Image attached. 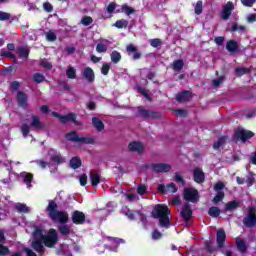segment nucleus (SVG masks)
I'll list each match as a JSON object with an SVG mask.
<instances>
[{
	"label": "nucleus",
	"instance_id": "f257e3e1",
	"mask_svg": "<svg viewBox=\"0 0 256 256\" xmlns=\"http://www.w3.org/2000/svg\"><path fill=\"white\" fill-rule=\"evenodd\" d=\"M169 215H171V209L165 204H157L152 210L153 219H159V225L164 229H169L171 225Z\"/></svg>",
	"mask_w": 256,
	"mask_h": 256
},
{
	"label": "nucleus",
	"instance_id": "f03ea898",
	"mask_svg": "<svg viewBox=\"0 0 256 256\" xmlns=\"http://www.w3.org/2000/svg\"><path fill=\"white\" fill-rule=\"evenodd\" d=\"M59 206L57 202L54 200H49L48 206L46 207V211L48 213V217L52 221H58L59 223H67L69 221V213L67 211H59Z\"/></svg>",
	"mask_w": 256,
	"mask_h": 256
},
{
	"label": "nucleus",
	"instance_id": "7ed1b4c3",
	"mask_svg": "<svg viewBox=\"0 0 256 256\" xmlns=\"http://www.w3.org/2000/svg\"><path fill=\"white\" fill-rule=\"evenodd\" d=\"M42 243L44 247H48V249H53L57 243H59V233L57 230L50 229L47 234L42 236Z\"/></svg>",
	"mask_w": 256,
	"mask_h": 256
},
{
	"label": "nucleus",
	"instance_id": "20e7f679",
	"mask_svg": "<svg viewBox=\"0 0 256 256\" xmlns=\"http://www.w3.org/2000/svg\"><path fill=\"white\" fill-rule=\"evenodd\" d=\"M53 117H56V119H59L60 123H63L64 125L66 123H74L76 127H82L83 122L77 120V114L70 112L66 115H61L58 112H52Z\"/></svg>",
	"mask_w": 256,
	"mask_h": 256
},
{
	"label": "nucleus",
	"instance_id": "39448f33",
	"mask_svg": "<svg viewBox=\"0 0 256 256\" xmlns=\"http://www.w3.org/2000/svg\"><path fill=\"white\" fill-rule=\"evenodd\" d=\"M65 139L71 141L72 143H83L84 145H93L95 143V138L93 137H79L77 132L71 131L65 134Z\"/></svg>",
	"mask_w": 256,
	"mask_h": 256
},
{
	"label": "nucleus",
	"instance_id": "423d86ee",
	"mask_svg": "<svg viewBox=\"0 0 256 256\" xmlns=\"http://www.w3.org/2000/svg\"><path fill=\"white\" fill-rule=\"evenodd\" d=\"M255 133L251 130H245L241 127H238L234 131L233 139L234 141H241V143H247L249 139H253Z\"/></svg>",
	"mask_w": 256,
	"mask_h": 256
},
{
	"label": "nucleus",
	"instance_id": "0eeeda50",
	"mask_svg": "<svg viewBox=\"0 0 256 256\" xmlns=\"http://www.w3.org/2000/svg\"><path fill=\"white\" fill-rule=\"evenodd\" d=\"M137 115L138 117H141V119H161L162 115L158 111L154 110H147L143 106L137 107Z\"/></svg>",
	"mask_w": 256,
	"mask_h": 256
},
{
	"label": "nucleus",
	"instance_id": "6e6552de",
	"mask_svg": "<svg viewBox=\"0 0 256 256\" xmlns=\"http://www.w3.org/2000/svg\"><path fill=\"white\" fill-rule=\"evenodd\" d=\"M242 223L245 227H248V229H251L252 227H256V207L254 206L248 207V213L243 218Z\"/></svg>",
	"mask_w": 256,
	"mask_h": 256
},
{
	"label": "nucleus",
	"instance_id": "1a4fd4ad",
	"mask_svg": "<svg viewBox=\"0 0 256 256\" xmlns=\"http://www.w3.org/2000/svg\"><path fill=\"white\" fill-rule=\"evenodd\" d=\"M184 199L190 203H198L199 201V191L194 188H184Z\"/></svg>",
	"mask_w": 256,
	"mask_h": 256
},
{
	"label": "nucleus",
	"instance_id": "9d476101",
	"mask_svg": "<svg viewBox=\"0 0 256 256\" xmlns=\"http://www.w3.org/2000/svg\"><path fill=\"white\" fill-rule=\"evenodd\" d=\"M126 217L130 220V221H135V217H139L141 223H143L144 225L147 223V215L143 214V212H141V210H127L125 212Z\"/></svg>",
	"mask_w": 256,
	"mask_h": 256
},
{
	"label": "nucleus",
	"instance_id": "9b49d317",
	"mask_svg": "<svg viewBox=\"0 0 256 256\" xmlns=\"http://www.w3.org/2000/svg\"><path fill=\"white\" fill-rule=\"evenodd\" d=\"M235 9V5L233 2L228 1L222 8V12L220 14V19H223V21H228L230 19L231 14L233 13Z\"/></svg>",
	"mask_w": 256,
	"mask_h": 256
},
{
	"label": "nucleus",
	"instance_id": "f8f14e48",
	"mask_svg": "<svg viewBox=\"0 0 256 256\" xmlns=\"http://www.w3.org/2000/svg\"><path fill=\"white\" fill-rule=\"evenodd\" d=\"M180 216L185 221V223H189L191 221V217H193V210L191 209V204L186 202L181 211H180Z\"/></svg>",
	"mask_w": 256,
	"mask_h": 256
},
{
	"label": "nucleus",
	"instance_id": "ddd939ff",
	"mask_svg": "<svg viewBox=\"0 0 256 256\" xmlns=\"http://www.w3.org/2000/svg\"><path fill=\"white\" fill-rule=\"evenodd\" d=\"M225 241H227V234L225 233V229L220 228L216 232V242L218 249H223V247H225Z\"/></svg>",
	"mask_w": 256,
	"mask_h": 256
},
{
	"label": "nucleus",
	"instance_id": "4468645a",
	"mask_svg": "<svg viewBox=\"0 0 256 256\" xmlns=\"http://www.w3.org/2000/svg\"><path fill=\"white\" fill-rule=\"evenodd\" d=\"M193 99V93L189 90H183L176 95V101L178 103H187Z\"/></svg>",
	"mask_w": 256,
	"mask_h": 256
},
{
	"label": "nucleus",
	"instance_id": "2eb2a0df",
	"mask_svg": "<svg viewBox=\"0 0 256 256\" xmlns=\"http://www.w3.org/2000/svg\"><path fill=\"white\" fill-rule=\"evenodd\" d=\"M154 173H169L171 171V165L167 163H155L151 165Z\"/></svg>",
	"mask_w": 256,
	"mask_h": 256
},
{
	"label": "nucleus",
	"instance_id": "dca6fc26",
	"mask_svg": "<svg viewBox=\"0 0 256 256\" xmlns=\"http://www.w3.org/2000/svg\"><path fill=\"white\" fill-rule=\"evenodd\" d=\"M85 219V213L79 210L72 212V223H74V225H83L85 223Z\"/></svg>",
	"mask_w": 256,
	"mask_h": 256
},
{
	"label": "nucleus",
	"instance_id": "f3484780",
	"mask_svg": "<svg viewBox=\"0 0 256 256\" xmlns=\"http://www.w3.org/2000/svg\"><path fill=\"white\" fill-rule=\"evenodd\" d=\"M30 128L36 129L37 131H41L45 129V124L41 122V118L37 115H32L31 122H30Z\"/></svg>",
	"mask_w": 256,
	"mask_h": 256
},
{
	"label": "nucleus",
	"instance_id": "a211bd4d",
	"mask_svg": "<svg viewBox=\"0 0 256 256\" xmlns=\"http://www.w3.org/2000/svg\"><path fill=\"white\" fill-rule=\"evenodd\" d=\"M17 103L22 109H27V100L29 96L23 91H18L16 95Z\"/></svg>",
	"mask_w": 256,
	"mask_h": 256
},
{
	"label": "nucleus",
	"instance_id": "6ab92c4d",
	"mask_svg": "<svg viewBox=\"0 0 256 256\" xmlns=\"http://www.w3.org/2000/svg\"><path fill=\"white\" fill-rule=\"evenodd\" d=\"M45 244H43V240H34L31 243L32 249L38 253V255H45Z\"/></svg>",
	"mask_w": 256,
	"mask_h": 256
},
{
	"label": "nucleus",
	"instance_id": "aec40b11",
	"mask_svg": "<svg viewBox=\"0 0 256 256\" xmlns=\"http://www.w3.org/2000/svg\"><path fill=\"white\" fill-rule=\"evenodd\" d=\"M82 76L86 79L87 83H93L95 81V72L91 67L84 68Z\"/></svg>",
	"mask_w": 256,
	"mask_h": 256
},
{
	"label": "nucleus",
	"instance_id": "412c9836",
	"mask_svg": "<svg viewBox=\"0 0 256 256\" xmlns=\"http://www.w3.org/2000/svg\"><path fill=\"white\" fill-rule=\"evenodd\" d=\"M128 149L129 151H132L134 153H139L140 155L143 153V151H145V148L143 147V143L137 142V141L129 143Z\"/></svg>",
	"mask_w": 256,
	"mask_h": 256
},
{
	"label": "nucleus",
	"instance_id": "4be33fe9",
	"mask_svg": "<svg viewBox=\"0 0 256 256\" xmlns=\"http://www.w3.org/2000/svg\"><path fill=\"white\" fill-rule=\"evenodd\" d=\"M126 51H127V53H129V55H131V53L133 54L134 61H137V60L141 59V57H143V54L141 52H139L137 50V47L133 44H129L126 47Z\"/></svg>",
	"mask_w": 256,
	"mask_h": 256
},
{
	"label": "nucleus",
	"instance_id": "5701e85b",
	"mask_svg": "<svg viewBox=\"0 0 256 256\" xmlns=\"http://www.w3.org/2000/svg\"><path fill=\"white\" fill-rule=\"evenodd\" d=\"M193 177H194L195 183H198V184L205 183V173L200 168L194 169Z\"/></svg>",
	"mask_w": 256,
	"mask_h": 256
},
{
	"label": "nucleus",
	"instance_id": "b1692460",
	"mask_svg": "<svg viewBox=\"0 0 256 256\" xmlns=\"http://www.w3.org/2000/svg\"><path fill=\"white\" fill-rule=\"evenodd\" d=\"M236 247L239 253H247V249H249V246L247 243H245V240L241 238H236Z\"/></svg>",
	"mask_w": 256,
	"mask_h": 256
},
{
	"label": "nucleus",
	"instance_id": "393cba45",
	"mask_svg": "<svg viewBox=\"0 0 256 256\" xmlns=\"http://www.w3.org/2000/svg\"><path fill=\"white\" fill-rule=\"evenodd\" d=\"M226 49L229 53H237L239 51V43L236 40H229L226 43Z\"/></svg>",
	"mask_w": 256,
	"mask_h": 256
},
{
	"label": "nucleus",
	"instance_id": "a878e982",
	"mask_svg": "<svg viewBox=\"0 0 256 256\" xmlns=\"http://www.w3.org/2000/svg\"><path fill=\"white\" fill-rule=\"evenodd\" d=\"M171 67L175 73H181V71H183V67H185V62L183 59L174 60Z\"/></svg>",
	"mask_w": 256,
	"mask_h": 256
},
{
	"label": "nucleus",
	"instance_id": "bb28decb",
	"mask_svg": "<svg viewBox=\"0 0 256 256\" xmlns=\"http://www.w3.org/2000/svg\"><path fill=\"white\" fill-rule=\"evenodd\" d=\"M90 182L92 187H97L101 183V175L97 172H90Z\"/></svg>",
	"mask_w": 256,
	"mask_h": 256
},
{
	"label": "nucleus",
	"instance_id": "cd10ccee",
	"mask_svg": "<svg viewBox=\"0 0 256 256\" xmlns=\"http://www.w3.org/2000/svg\"><path fill=\"white\" fill-rule=\"evenodd\" d=\"M29 53H31V50H29L27 47L20 46L17 49V54L20 59H29Z\"/></svg>",
	"mask_w": 256,
	"mask_h": 256
},
{
	"label": "nucleus",
	"instance_id": "c85d7f7f",
	"mask_svg": "<svg viewBox=\"0 0 256 256\" xmlns=\"http://www.w3.org/2000/svg\"><path fill=\"white\" fill-rule=\"evenodd\" d=\"M92 125L96 129V131H103L105 129V124L101 121V119L97 117L92 118Z\"/></svg>",
	"mask_w": 256,
	"mask_h": 256
},
{
	"label": "nucleus",
	"instance_id": "c756f323",
	"mask_svg": "<svg viewBox=\"0 0 256 256\" xmlns=\"http://www.w3.org/2000/svg\"><path fill=\"white\" fill-rule=\"evenodd\" d=\"M239 205H241V202L237 200L227 202L225 204V211H235V209H239Z\"/></svg>",
	"mask_w": 256,
	"mask_h": 256
},
{
	"label": "nucleus",
	"instance_id": "7c9ffc66",
	"mask_svg": "<svg viewBox=\"0 0 256 256\" xmlns=\"http://www.w3.org/2000/svg\"><path fill=\"white\" fill-rule=\"evenodd\" d=\"M81 165H83V162L81 161V158H79V156H75L70 159L71 169H79Z\"/></svg>",
	"mask_w": 256,
	"mask_h": 256
},
{
	"label": "nucleus",
	"instance_id": "2f4dec72",
	"mask_svg": "<svg viewBox=\"0 0 256 256\" xmlns=\"http://www.w3.org/2000/svg\"><path fill=\"white\" fill-rule=\"evenodd\" d=\"M21 177L23 178V183H25L27 187H31V183H33V174L28 172H23L21 174Z\"/></svg>",
	"mask_w": 256,
	"mask_h": 256
},
{
	"label": "nucleus",
	"instance_id": "473e14b6",
	"mask_svg": "<svg viewBox=\"0 0 256 256\" xmlns=\"http://www.w3.org/2000/svg\"><path fill=\"white\" fill-rule=\"evenodd\" d=\"M236 77H243V75H249L251 73V68L236 67L235 68Z\"/></svg>",
	"mask_w": 256,
	"mask_h": 256
},
{
	"label": "nucleus",
	"instance_id": "72a5a7b5",
	"mask_svg": "<svg viewBox=\"0 0 256 256\" xmlns=\"http://www.w3.org/2000/svg\"><path fill=\"white\" fill-rule=\"evenodd\" d=\"M110 59L114 65H117V63L121 62L122 56L117 50H113L110 54Z\"/></svg>",
	"mask_w": 256,
	"mask_h": 256
},
{
	"label": "nucleus",
	"instance_id": "f704fd0d",
	"mask_svg": "<svg viewBox=\"0 0 256 256\" xmlns=\"http://www.w3.org/2000/svg\"><path fill=\"white\" fill-rule=\"evenodd\" d=\"M226 142H227L226 136L219 137L218 140L216 142H214L213 149H215V150L221 149V147H223V145H225Z\"/></svg>",
	"mask_w": 256,
	"mask_h": 256
},
{
	"label": "nucleus",
	"instance_id": "c9c22d12",
	"mask_svg": "<svg viewBox=\"0 0 256 256\" xmlns=\"http://www.w3.org/2000/svg\"><path fill=\"white\" fill-rule=\"evenodd\" d=\"M114 27L117 29H127V27H129V21L125 19L117 20L114 24Z\"/></svg>",
	"mask_w": 256,
	"mask_h": 256
},
{
	"label": "nucleus",
	"instance_id": "e433bc0d",
	"mask_svg": "<svg viewBox=\"0 0 256 256\" xmlns=\"http://www.w3.org/2000/svg\"><path fill=\"white\" fill-rule=\"evenodd\" d=\"M204 249H206L208 253H215V251H217V248L213 246V241L211 240H206L204 242Z\"/></svg>",
	"mask_w": 256,
	"mask_h": 256
},
{
	"label": "nucleus",
	"instance_id": "4c0bfd02",
	"mask_svg": "<svg viewBox=\"0 0 256 256\" xmlns=\"http://www.w3.org/2000/svg\"><path fill=\"white\" fill-rule=\"evenodd\" d=\"M208 215H210V217L217 218L219 215H221V210L217 206H212L208 210Z\"/></svg>",
	"mask_w": 256,
	"mask_h": 256
},
{
	"label": "nucleus",
	"instance_id": "58836bf2",
	"mask_svg": "<svg viewBox=\"0 0 256 256\" xmlns=\"http://www.w3.org/2000/svg\"><path fill=\"white\" fill-rule=\"evenodd\" d=\"M51 161H53L56 165H61V163H65V159L61 155V153L55 154L51 156Z\"/></svg>",
	"mask_w": 256,
	"mask_h": 256
},
{
	"label": "nucleus",
	"instance_id": "ea45409f",
	"mask_svg": "<svg viewBox=\"0 0 256 256\" xmlns=\"http://www.w3.org/2000/svg\"><path fill=\"white\" fill-rule=\"evenodd\" d=\"M247 187H253L255 185V174L253 172H249L246 176Z\"/></svg>",
	"mask_w": 256,
	"mask_h": 256
},
{
	"label": "nucleus",
	"instance_id": "a19ab883",
	"mask_svg": "<svg viewBox=\"0 0 256 256\" xmlns=\"http://www.w3.org/2000/svg\"><path fill=\"white\" fill-rule=\"evenodd\" d=\"M66 77L68 79H77V70L74 67H69L66 70Z\"/></svg>",
	"mask_w": 256,
	"mask_h": 256
},
{
	"label": "nucleus",
	"instance_id": "79ce46f5",
	"mask_svg": "<svg viewBox=\"0 0 256 256\" xmlns=\"http://www.w3.org/2000/svg\"><path fill=\"white\" fill-rule=\"evenodd\" d=\"M223 199H225V192L223 191H218L215 195V197L212 200V203H215L217 205V203H221V201H223Z\"/></svg>",
	"mask_w": 256,
	"mask_h": 256
},
{
	"label": "nucleus",
	"instance_id": "37998d69",
	"mask_svg": "<svg viewBox=\"0 0 256 256\" xmlns=\"http://www.w3.org/2000/svg\"><path fill=\"white\" fill-rule=\"evenodd\" d=\"M58 230H59L60 235H62L63 237H68V235H70V233H71V230L69 229V226H67V225L60 226L58 228Z\"/></svg>",
	"mask_w": 256,
	"mask_h": 256
},
{
	"label": "nucleus",
	"instance_id": "c03bdc74",
	"mask_svg": "<svg viewBox=\"0 0 256 256\" xmlns=\"http://www.w3.org/2000/svg\"><path fill=\"white\" fill-rule=\"evenodd\" d=\"M15 209L18 213H29V207H27L26 204L18 203L16 204Z\"/></svg>",
	"mask_w": 256,
	"mask_h": 256
},
{
	"label": "nucleus",
	"instance_id": "a18cd8bd",
	"mask_svg": "<svg viewBox=\"0 0 256 256\" xmlns=\"http://www.w3.org/2000/svg\"><path fill=\"white\" fill-rule=\"evenodd\" d=\"M34 83H43L45 81V76L41 73H34L32 76Z\"/></svg>",
	"mask_w": 256,
	"mask_h": 256
},
{
	"label": "nucleus",
	"instance_id": "49530a36",
	"mask_svg": "<svg viewBox=\"0 0 256 256\" xmlns=\"http://www.w3.org/2000/svg\"><path fill=\"white\" fill-rule=\"evenodd\" d=\"M56 255L58 256H73L70 250H65L63 246H61L58 250H56Z\"/></svg>",
	"mask_w": 256,
	"mask_h": 256
},
{
	"label": "nucleus",
	"instance_id": "de8ad7c7",
	"mask_svg": "<svg viewBox=\"0 0 256 256\" xmlns=\"http://www.w3.org/2000/svg\"><path fill=\"white\" fill-rule=\"evenodd\" d=\"M31 126H29V124H22L20 131L23 135V137H27V135H29L30 131H31Z\"/></svg>",
	"mask_w": 256,
	"mask_h": 256
},
{
	"label": "nucleus",
	"instance_id": "09e8293b",
	"mask_svg": "<svg viewBox=\"0 0 256 256\" xmlns=\"http://www.w3.org/2000/svg\"><path fill=\"white\" fill-rule=\"evenodd\" d=\"M194 11L196 15H201V13H203V1H197Z\"/></svg>",
	"mask_w": 256,
	"mask_h": 256
},
{
	"label": "nucleus",
	"instance_id": "8fccbe9b",
	"mask_svg": "<svg viewBox=\"0 0 256 256\" xmlns=\"http://www.w3.org/2000/svg\"><path fill=\"white\" fill-rule=\"evenodd\" d=\"M122 11H125L126 15H133V13H135V9H133L132 7H130L127 4H123L121 6Z\"/></svg>",
	"mask_w": 256,
	"mask_h": 256
},
{
	"label": "nucleus",
	"instance_id": "3c124183",
	"mask_svg": "<svg viewBox=\"0 0 256 256\" xmlns=\"http://www.w3.org/2000/svg\"><path fill=\"white\" fill-rule=\"evenodd\" d=\"M81 23H82V25H84V27H89V25H91V23H93V18L91 16H84L81 19Z\"/></svg>",
	"mask_w": 256,
	"mask_h": 256
},
{
	"label": "nucleus",
	"instance_id": "603ef678",
	"mask_svg": "<svg viewBox=\"0 0 256 256\" xmlns=\"http://www.w3.org/2000/svg\"><path fill=\"white\" fill-rule=\"evenodd\" d=\"M109 71H111V64L103 63L101 67L102 75H109Z\"/></svg>",
	"mask_w": 256,
	"mask_h": 256
},
{
	"label": "nucleus",
	"instance_id": "864d4df0",
	"mask_svg": "<svg viewBox=\"0 0 256 256\" xmlns=\"http://www.w3.org/2000/svg\"><path fill=\"white\" fill-rule=\"evenodd\" d=\"M225 81V76H220L212 81L213 87H220L221 83Z\"/></svg>",
	"mask_w": 256,
	"mask_h": 256
},
{
	"label": "nucleus",
	"instance_id": "5fc2aeb1",
	"mask_svg": "<svg viewBox=\"0 0 256 256\" xmlns=\"http://www.w3.org/2000/svg\"><path fill=\"white\" fill-rule=\"evenodd\" d=\"M163 44V40L159 38H154L150 40L151 47H154L155 49Z\"/></svg>",
	"mask_w": 256,
	"mask_h": 256
},
{
	"label": "nucleus",
	"instance_id": "6e6d98bb",
	"mask_svg": "<svg viewBox=\"0 0 256 256\" xmlns=\"http://www.w3.org/2000/svg\"><path fill=\"white\" fill-rule=\"evenodd\" d=\"M163 237V233H161L159 230L155 229L152 232V239L153 241H159Z\"/></svg>",
	"mask_w": 256,
	"mask_h": 256
},
{
	"label": "nucleus",
	"instance_id": "4d7b16f0",
	"mask_svg": "<svg viewBox=\"0 0 256 256\" xmlns=\"http://www.w3.org/2000/svg\"><path fill=\"white\" fill-rule=\"evenodd\" d=\"M97 53H107V45L103 43H98L96 46Z\"/></svg>",
	"mask_w": 256,
	"mask_h": 256
},
{
	"label": "nucleus",
	"instance_id": "13d9d810",
	"mask_svg": "<svg viewBox=\"0 0 256 256\" xmlns=\"http://www.w3.org/2000/svg\"><path fill=\"white\" fill-rule=\"evenodd\" d=\"M166 189L167 191H169L170 193H177V191L179 190V188H177V186L175 185V183H169L166 185Z\"/></svg>",
	"mask_w": 256,
	"mask_h": 256
},
{
	"label": "nucleus",
	"instance_id": "bf43d9fd",
	"mask_svg": "<svg viewBox=\"0 0 256 256\" xmlns=\"http://www.w3.org/2000/svg\"><path fill=\"white\" fill-rule=\"evenodd\" d=\"M231 33H235L237 31H245V26H239L237 23L232 24L230 29Z\"/></svg>",
	"mask_w": 256,
	"mask_h": 256
},
{
	"label": "nucleus",
	"instance_id": "052dcab7",
	"mask_svg": "<svg viewBox=\"0 0 256 256\" xmlns=\"http://www.w3.org/2000/svg\"><path fill=\"white\" fill-rule=\"evenodd\" d=\"M46 39L47 41H57V34H55L54 32H51L49 31L47 34H46Z\"/></svg>",
	"mask_w": 256,
	"mask_h": 256
},
{
	"label": "nucleus",
	"instance_id": "680f3d73",
	"mask_svg": "<svg viewBox=\"0 0 256 256\" xmlns=\"http://www.w3.org/2000/svg\"><path fill=\"white\" fill-rule=\"evenodd\" d=\"M174 181L175 183H180V185H185V179L179 173H175L174 175Z\"/></svg>",
	"mask_w": 256,
	"mask_h": 256
},
{
	"label": "nucleus",
	"instance_id": "e2e57ef3",
	"mask_svg": "<svg viewBox=\"0 0 256 256\" xmlns=\"http://www.w3.org/2000/svg\"><path fill=\"white\" fill-rule=\"evenodd\" d=\"M10 19H11V14L0 11V21H9Z\"/></svg>",
	"mask_w": 256,
	"mask_h": 256
},
{
	"label": "nucleus",
	"instance_id": "0e129e2a",
	"mask_svg": "<svg viewBox=\"0 0 256 256\" xmlns=\"http://www.w3.org/2000/svg\"><path fill=\"white\" fill-rule=\"evenodd\" d=\"M9 255V247L0 244V256Z\"/></svg>",
	"mask_w": 256,
	"mask_h": 256
},
{
	"label": "nucleus",
	"instance_id": "69168bd1",
	"mask_svg": "<svg viewBox=\"0 0 256 256\" xmlns=\"http://www.w3.org/2000/svg\"><path fill=\"white\" fill-rule=\"evenodd\" d=\"M43 9L46 11V13H52L53 12V5L49 2H45L43 4Z\"/></svg>",
	"mask_w": 256,
	"mask_h": 256
},
{
	"label": "nucleus",
	"instance_id": "338daca9",
	"mask_svg": "<svg viewBox=\"0 0 256 256\" xmlns=\"http://www.w3.org/2000/svg\"><path fill=\"white\" fill-rule=\"evenodd\" d=\"M223 189H225V183L223 182H217L214 185V190H216L217 193H219V191H223Z\"/></svg>",
	"mask_w": 256,
	"mask_h": 256
},
{
	"label": "nucleus",
	"instance_id": "774afa93",
	"mask_svg": "<svg viewBox=\"0 0 256 256\" xmlns=\"http://www.w3.org/2000/svg\"><path fill=\"white\" fill-rule=\"evenodd\" d=\"M138 195H145L147 193V186L146 185H140L137 188Z\"/></svg>",
	"mask_w": 256,
	"mask_h": 256
}]
</instances>
